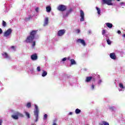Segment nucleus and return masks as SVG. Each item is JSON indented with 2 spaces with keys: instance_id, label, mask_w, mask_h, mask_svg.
Segmentation results:
<instances>
[{
  "instance_id": "f257e3e1",
  "label": "nucleus",
  "mask_w": 125,
  "mask_h": 125,
  "mask_svg": "<svg viewBox=\"0 0 125 125\" xmlns=\"http://www.w3.org/2000/svg\"><path fill=\"white\" fill-rule=\"evenodd\" d=\"M37 33H38V30H32L30 32V35L28 36L25 40V42H27V43L33 42V41L35 40V37H36Z\"/></svg>"
},
{
  "instance_id": "f03ea898",
  "label": "nucleus",
  "mask_w": 125,
  "mask_h": 125,
  "mask_svg": "<svg viewBox=\"0 0 125 125\" xmlns=\"http://www.w3.org/2000/svg\"><path fill=\"white\" fill-rule=\"evenodd\" d=\"M35 110L34 111V116L36 118V120H35V122H38V121L39 120V113L40 111L39 110V107H38V105H35Z\"/></svg>"
},
{
  "instance_id": "7ed1b4c3",
  "label": "nucleus",
  "mask_w": 125,
  "mask_h": 125,
  "mask_svg": "<svg viewBox=\"0 0 125 125\" xmlns=\"http://www.w3.org/2000/svg\"><path fill=\"white\" fill-rule=\"evenodd\" d=\"M21 117V118H23L24 117V115L18 112H16L15 113V115H12V118L14 119V120H18L19 117Z\"/></svg>"
},
{
  "instance_id": "20e7f679",
  "label": "nucleus",
  "mask_w": 125,
  "mask_h": 125,
  "mask_svg": "<svg viewBox=\"0 0 125 125\" xmlns=\"http://www.w3.org/2000/svg\"><path fill=\"white\" fill-rule=\"evenodd\" d=\"M11 33H12V29L9 28L4 32L3 36L4 37L7 38V37H9V36L11 35Z\"/></svg>"
},
{
  "instance_id": "39448f33",
  "label": "nucleus",
  "mask_w": 125,
  "mask_h": 125,
  "mask_svg": "<svg viewBox=\"0 0 125 125\" xmlns=\"http://www.w3.org/2000/svg\"><path fill=\"white\" fill-rule=\"evenodd\" d=\"M103 4H107V5H113L112 1H115V0H102Z\"/></svg>"
},
{
  "instance_id": "423d86ee",
  "label": "nucleus",
  "mask_w": 125,
  "mask_h": 125,
  "mask_svg": "<svg viewBox=\"0 0 125 125\" xmlns=\"http://www.w3.org/2000/svg\"><path fill=\"white\" fill-rule=\"evenodd\" d=\"M67 9V7L64 5H60L58 7V10H59V11H62L63 12V11H65Z\"/></svg>"
},
{
  "instance_id": "0eeeda50",
  "label": "nucleus",
  "mask_w": 125,
  "mask_h": 125,
  "mask_svg": "<svg viewBox=\"0 0 125 125\" xmlns=\"http://www.w3.org/2000/svg\"><path fill=\"white\" fill-rule=\"evenodd\" d=\"M80 17H81V18L80 19L81 22L84 21V13L82 10H80Z\"/></svg>"
},
{
  "instance_id": "6e6552de",
  "label": "nucleus",
  "mask_w": 125,
  "mask_h": 125,
  "mask_svg": "<svg viewBox=\"0 0 125 125\" xmlns=\"http://www.w3.org/2000/svg\"><path fill=\"white\" fill-rule=\"evenodd\" d=\"M66 33V30L64 29H61L58 32V36L59 37H61V36H63Z\"/></svg>"
},
{
  "instance_id": "1a4fd4ad",
  "label": "nucleus",
  "mask_w": 125,
  "mask_h": 125,
  "mask_svg": "<svg viewBox=\"0 0 125 125\" xmlns=\"http://www.w3.org/2000/svg\"><path fill=\"white\" fill-rule=\"evenodd\" d=\"M77 42L82 43L83 46H85V45H86V43H85V42L83 40V39H79L77 40Z\"/></svg>"
},
{
  "instance_id": "9d476101",
  "label": "nucleus",
  "mask_w": 125,
  "mask_h": 125,
  "mask_svg": "<svg viewBox=\"0 0 125 125\" xmlns=\"http://www.w3.org/2000/svg\"><path fill=\"white\" fill-rule=\"evenodd\" d=\"M109 56L110 58L113 60H116V59H117V56H116V53H110Z\"/></svg>"
},
{
  "instance_id": "9b49d317",
  "label": "nucleus",
  "mask_w": 125,
  "mask_h": 125,
  "mask_svg": "<svg viewBox=\"0 0 125 125\" xmlns=\"http://www.w3.org/2000/svg\"><path fill=\"white\" fill-rule=\"evenodd\" d=\"M91 80H93L94 81H95V79L93 78L92 77H87L85 82H86V83H89Z\"/></svg>"
},
{
  "instance_id": "f8f14e48",
  "label": "nucleus",
  "mask_w": 125,
  "mask_h": 125,
  "mask_svg": "<svg viewBox=\"0 0 125 125\" xmlns=\"http://www.w3.org/2000/svg\"><path fill=\"white\" fill-rule=\"evenodd\" d=\"M47 25H48V18H45L43 26L45 27V26H47Z\"/></svg>"
},
{
  "instance_id": "ddd939ff",
  "label": "nucleus",
  "mask_w": 125,
  "mask_h": 125,
  "mask_svg": "<svg viewBox=\"0 0 125 125\" xmlns=\"http://www.w3.org/2000/svg\"><path fill=\"white\" fill-rule=\"evenodd\" d=\"M31 58L32 60H37V59H38V56L37 55V54L32 55L31 56Z\"/></svg>"
},
{
  "instance_id": "4468645a",
  "label": "nucleus",
  "mask_w": 125,
  "mask_h": 125,
  "mask_svg": "<svg viewBox=\"0 0 125 125\" xmlns=\"http://www.w3.org/2000/svg\"><path fill=\"white\" fill-rule=\"evenodd\" d=\"M73 11V9H72L71 8L69 9L67 12H66V14L65 15V17H67V16H68L69 14H70V13H72V12Z\"/></svg>"
},
{
  "instance_id": "2eb2a0df",
  "label": "nucleus",
  "mask_w": 125,
  "mask_h": 125,
  "mask_svg": "<svg viewBox=\"0 0 125 125\" xmlns=\"http://www.w3.org/2000/svg\"><path fill=\"white\" fill-rule=\"evenodd\" d=\"M106 25L107 26V27H108V28H113V24L110 23V22H107L105 23Z\"/></svg>"
},
{
  "instance_id": "dca6fc26",
  "label": "nucleus",
  "mask_w": 125,
  "mask_h": 125,
  "mask_svg": "<svg viewBox=\"0 0 125 125\" xmlns=\"http://www.w3.org/2000/svg\"><path fill=\"white\" fill-rule=\"evenodd\" d=\"M1 55H2V56H4V58H6V59L9 58V57L8 56V54H7V53L6 52H4L3 53H2Z\"/></svg>"
},
{
  "instance_id": "f3484780",
  "label": "nucleus",
  "mask_w": 125,
  "mask_h": 125,
  "mask_svg": "<svg viewBox=\"0 0 125 125\" xmlns=\"http://www.w3.org/2000/svg\"><path fill=\"white\" fill-rule=\"evenodd\" d=\"M99 125H109V123L106 122V121H102V124L100 123Z\"/></svg>"
},
{
  "instance_id": "a211bd4d",
  "label": "nucleus",
  "mask_w": 125,
  "mask_h": 125,
  "mask_svg": "<svg viewBox=\"0 0 125 125\" xmlns=\"http://www.w3.org/2000/svg\"><path fill=\"white\" fill-rule=\"evenodd\" d=\"M47 12H50L51 11V7L50 6H47L46 7Z\"/></svg>"
},
{
  "instance_id": "6ab92c4d",
  "label": "nucleus",
  "mask_w": 125,
  "mask_h": 125,
  "mask_svg": "<svg viewBox=\"0 0 125 125\" xmlns=\"http://www.w3.org/2000/svg\"><path fill=\"white\" fill-rule=\"evenodd\" d=\"M42 77H45L47 75V72L44 70H42Z\"/></svg>"
},
{
  "instance_id": "aec40b11",
  "label": "nucleus",
  "mask_w": 125,
  "mask_h": 125,
  "mask_svg": "<svg viewBox=\"0 0 125 125\" xmlns=\"http://www.w3.org/2000/svg\"><path fill=\"white\" fill-rule=\"evenodd\" d=\"M71 65H75L76 64V61L74 59H71L70 60Z\"/></svg>"
},
{
  "instance_id": "412c9836",
  "label": "nucleus",
  "mask_w": 125,
  "mask_h": 125,
  "mask_svg": "<svg viewBox=\"0 0 125 125\" xmlns=\"http://www.w3.org/2000/svg\"><path fill=\"white\" fill-rule=\"evenodd\" d=\"M96 8L97 10L98 14H99V15H100V14L101 13V11L100 10V9H99V8H98V7H96Z\"/></svg>"
},
{
  "instance_id": "4be33fe9",
  "label": "nucleus",
  "mask_w": 125,
  "mask_h": 125,
  "mask_svg": "<svg viewBox=\"0 0 125 125\" xmlns=\"http://www.w3.org/2000/svg\"><path fill=\"white\" fill-rule=\"evenodd\" d=\"M75 113L76 114H80L81 113V109H79V108H77L75 110Z\"/></svg>"
},
{
  "instance_id": "5701e85b",
  "label": "nucleus",
  "mask_w": 125,
  "mask_h": 125,
  "mask_svg": "<svg viewBox=\"0 0 125 125\" xmlns=\"http://www.w3.org/2000/svg\"><path fill=\"white\" fill-rule=\"evenodd\" d=\"M32 106V104H31V103H28L26 104V107L27 108H31Z\"/></svg>"
},
{
  "instance_id": "b1692460",
  "label": "nucleus",
  "mask_w": 125,
  "mask_h": 125,
  "mask_svg": "<svg viewBox=\"0 0 125 125\" xmlns=\"http://www.w3.org/2000/svg\"><path fill=\"white\" fill-rule=\"evenodd\" d=\"M24 113H25L26 117H27V118L28 119L30 118V114L28 112H27V111H25Z\"/></svg>"
},
{
  "instance_id": "393cba45",
  "label": "nucleus",
  "mask_w": 125,
  "mask_h": 125,
  "mask_svg": "<svg viewBox=\"0 0 125 125\" xmlns=\"http://www.w3.org/2000/svg\"><path fill=\"white\" fill-rule=\"evenodd\" d=\"M119 87L120 88H125V87H124V85L123 84V83H119Z\"/></svg>"
},
{
  "instance_id": "a878e982",
  "label": "nucleus",
  "mask_w": 125,
  "mask_h": 125,
  "mask_svg": "<svg viewBox=\"0 0 125 125\" xmlns=\"http://www.w3.org/2000/svg\"><path fill=\"white\" fill-rule=\"evenodd\" d=\"M2 26L5 27L6 26V22L4 21H2Z\"/></svg>"
},
{
  "instance_id": "bb28decb",
  "label": "nucleus",
  "mask_w": 125,
  "mask_h": 125,
  "mask_svg": "<svg viewBox=\"0 0 125 125\" xmlns=\"http://www.w3.org/2000/svg\"><path fill=\"white\" fill-rule=\"evenodd\" d=\"M106 42H107V44H111V41L110 40V39H108L106 40Z\"/></svg>"
},
{
  "instance_id": "cd10ccee",
  "label": "nucleus",
  "mask_w": 125,
  "mask_h": 125,
  "mask_svg": "<svg viewBox=\"0 0 125 125\" xmlns=\"http://www.w3.org/2000/svg\"><path fill=\"white\" fill-rule=\"evenodd\" d=\"M47 119V114H45L44 115L43 120H46Z\"/></svg>"
},
{
  "instance_id": "c85d7f7f",
  "label": "nucleus",
  "mask_w": 125,
  "mask_h": 125,
  "mask_svg": "<svg viewBox=\"0 0 125 125\" xmlns=\"http://www.w3.org/2000/svg\"><path fill=\"white\" fill-rule=\"evenodd\" d=\"M105 33H106V30H105V29L103 30L102 35H105Z\"/></svg>"
},
{
  "instance_id": "c756f323",
  "label": "nucleus",
  "mask_w": 125,
  "mask_h": 125,
  "mask_svg": "<svg viewBox=\"0 0 125 125\" xmlns=\"http://www.w3.org/2000/svg\"><path fill=\"white\" fill-rule=\"evenodd\" d=\"M37 70L38 72H41V66H38L37 68Z\"/></svg>"
},
{
  "instance_id": "7c9ffc66",
  "label": "nucleus",
  "mask_w": 125,
  "mask_h": 125,
  "mask_svg": "<svg viewBox=\"0 0 125 125\" xmlns=\"http://www.w3.org/2000/svg\"><path fill=\"white\" fill-rule=\"evenodd\" d=\"M31 18H32V17L30 16L28 18H26L25 20H26V21H28V20H30Z\"/></svg>"
},
{
  "instance_id": "2f4dec72",
  "label": "nucleus",
  "mask_w": 125,
  "mask_h": 125,
  "mask_svg": "<svg viewBox=\"0 0 125 125\" xmlns=\"http://www.w3.org/2000/svg\"><path fill=\"white\" fill-rule=\"evenodd\" d=\"M35 46H36V42L34 41L33 42L32 46L33 47H34Z\"/></svg>"
},
{
  "instance_id": "473e14b6",
  "label": "nucleus",
  "mask_w": 125,
  "mask_h": 125,
  "mask_svg": "<svg viewBox=\"0 0 125 125\" xmlns=\"http://www.w3.org/2000/svg\"><path fill=\"white\" fill-rule=\"evenodd\" d=\"M66 60H67V58H63L62 60V61L64 62V61H66Z\"/></svg>"
},
{
  "instance_id": "72a5a7b5",
  "label": "nucleus",
  "mask_w": 125,
  "mask_h": 125,
  "mask_svg": "<svg viewBox=\"0 0 125 125\" xmlns=\"http://www.w3.org/2000/svg\"><path fill=\"white\" fill-rule=\"evenodd\" d=\"M35 11H36V12H39V7H37L35 9Z\"/></svg>"
},
{
  "instance_id": "f704fd0d",
  "label": "nucleus",
  "mask_w": 125,
  "mask_h": 125,
  "mask_svg": "<svg viewBox=\"0 0 125 125\" xmlns=\"http://www.w3.org/2000/svg\"><path fill=\"white\" fill-rule=\"evenodd\" d=\"M2 125V120L0 119V125Z\"/></svg>"
},
{
  "instance_id": "c9c22d12",
  "label": "nucleus",
  "mask_w": 125,
  "mask_h": 125,
  "mask_svg": "<svg viewBox=\"0 0 125 125\" xmlns=\"http://www.w3.org/2000/svg\"><path fill=\"white\" fill-rule=\"evenodd\" d=\"M76 32H77V33L79 34L80 32H81V30H80V29H77Z\"/></svg>"
},
{
  "instance_id": "e433bc0d",
  "label": "nucleus",
  "mask_w": 125,
  "mask_h": 125,
  "mask_svg": "<svg viewBox=\"0 0 125 125\" xmlns=\"http://www.w3.org/2000/svg\"><path fill=\"white\" fill-rule=\"evenodd\" d=\"M2 33V29H1V28H0V35H1Z\"/></svg>"
},
{
  "instance_id": "4c0bfd02",
  "label": "nucleus",
  "mask_w": 125,
  "mask_h": 125,
  "mask_svg": "<svg viewBox=\"0 0 125 125\" xmlns=\"http://www.w3.org/2000/svg\"><path fill=\"white\" fill-rule=\"evenodd\" d=\"M102 83V80H100L98 82V83L100 84V83Z\"/></svg>"
},
{
  "instance_id": "58836bf2",
  "label": "nucleus",
  "mask_w": 125,
  "mask_h": 125,
  "mask_svg": "<svg viewBox=\"0 0 125 125\" xmlns=\"http://www.w3.org/2000/svg\"><path fill=\"white\" fill-rule=\"evenodd\" d=\"M11 48H12V49H15V47H14V46H12L11 47Z\"/></svg>"
},
{
  "instance_id": "ea45409f",
  "label": "nucleus",
  "mask_w": 125,
  "mask_h": 125,
  "mask_svg": "<svg viewBox=\"0 0 125 125\" xmlns=\"http://www.w3.org/2000/svg\"><path fill=\"white\" fill-rule=\"evenodd\" d=\"M117 33H118V34H121L122 33V32H121V31H120V30H118V31H117Z\"/></svg>"
},
{
  "instance_id": "a19ab883",
  "label": "nucleus",
  "mask_w": 125,
  "mask_h": 125,
  "mask_svg": "<svg viewBox=\"0 0 125 125\" xmlns=\"http://www.w3.org/2000/svg\"><path fill=\"white\" fill-rule=\"evenodd\" d=\"M92 89H94V84H92Z\"/></svg>"
},
{
  "instance_id": "79ce46f5",
  "label": "nucleus",
  "mask_w": 125,
  "mask_h": 125,
  "mask_svg": "<svg viewBox=\"0 0 125 125\" xmlns=\"http://www.w3.org/2000/svg\"><path fill=\"white\" fill-rule=\"evenodd\" d=\"M88 34H91V31L88 30Z\"/></svg>"
},
{
  "instance_id": "37998d69",
  "label": "nucleus",
  "mask_w": 125,
  "mask_h": 125,
  "mask_svg": "<svg viewBox=\"0 0 125 125\" xmlns=\"http://www.w3.org/2000/svg\"><path fill=\"white\" fill-rule=\"evenodd\" d=\"M120 4L122 5V4H125V2H120Z\"/></svg>"
},
{
  "instance_id": "c03bdc74",
  "label": "nucleus",
  "mask_w": 125,
  "mask_h": 125,
  "mask_svg": "<svg viewBox=\"0 0 125 125\" xmlns=\"http://www.w3.org/2000/svg\"><path fill=\"white\" fill-rule=\"evenodd\" d=\"M69 115H73V112H69Z\"/></svg>"
},
{
  "instance_id": "a18cd8bd",
  "label": "nucleus",
  "mask_w": 125,
  "mask_h": 125,
  "mask_svg": "<svg viewBox=\"0 0 125 125\" xmlns=\"http://www.w3.org/2000/svg\"><path fill=\"white\" fill-rule=\"evenodd\" d=\"M53 125H57V124H56L55 123H53Z\"/></svg>"
},
{
  "instance_id": "49530a36",
  "label": "nucleus",
  "mask_w": 125,
  "mask_h": 125,
  "mask_svg": "<svg viewBox=\"0 0 125 125\" xmlns=\"http://www.w3.org/2000/svg\"><path fill=\"white\" fill-rule=\"evenodd\" d=\"M123 37H124V38H125V34L123 35Z\"/></svg>"
},
{
  "instance_id": "de8ad7c7",
  "label": "nucleus",
  "mask_w": 125,
  "mask_h": 125,
  "mask_svg": "<svg viewBox=\"0 0 125 125\" xmlns=\"http://www.w3.org/2000/svg\"><path fill=\"white\" fill-rule=\"evenodd\" d=\"M110 109H114V107H112L110 108Z\"/></svg>"
},
{
  "instance_id": "09e8293b",
  "label": "nucleus",
  "mask_w": 125,
  "mask_h": 125,
  "mask_svg": "<svg viewBox=\"0 0 125 125\" xmlns=\"http://www.w3.org/2000/svg\"><path fill=\"white\" fill-rule=\"evenodd\" d=\"M117 1H120L121 0H116Z\"/></svg>"
},
{
  "instance_id": "8fccbe9b",
  "label": "nucleus",
  "mask_w": 125,
  "mask_h": 125,
  "mask_svg": "<svg viewBox=\"0 0 125 125\" xmlns=\"http://www.w3.org/2000/svg\"><path fill=\"white\" fill-rule=\"evenodd\" d=\"M32 125H35V124H32Z\"/></svg>"
},
{
  "instance_id": "3c124183",
  "label": "nucleus",
  "mask_w": 125,
  "mask_h": 125,
  "mask_svg": "<svg viewBox=\"0 0 125 125\" xmlns=\"http://www.w3.org/2000/svg\"><path fill=\"white\" fill-rule=\"evenodd\" d=\"M68 59H69V58H68Z\"/></svg>"
}]
</instances>
